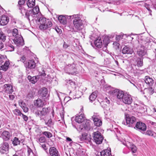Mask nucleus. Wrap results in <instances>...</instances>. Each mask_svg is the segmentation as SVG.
<instances>
[{
  "instance_id": "1",
  "label": "nucleus",
  "mask_w": 156,
  "mask_h": 156,
  "mask_svg": "<svg viewBox=\"0 0 156 156\" xmlns=\"http://www.w3.org/2000/svg\"><path fill=\"white\" fill-rule=\"evenodd\" d=\"M71 19H73V21L74 28L76 31H79L83 29V23L80 16L78 15H74L70 16Z\"/></svg>"
},
{
  "instance_id": "2",
  "label": "nucleus",
  "mask_w": 156,
  "mask_h": 156,
  "mask_svg": "<svg viewBox=\"0 0 156 156\" xmlns=\"http://www.w3.org/2000/svg\"><path fill=\"white\" fill-rule=\"evenodd\" d=\"M38 21L41 24L39 26V28L41 30H45L52 26V22L48 20H46L44 18H40L38 19Z\"/></svg>"
},
{
  "instance_id": "3",
  "label": "nucleus",
  "mask_w": 156,
  "mask_h": 156,
  "mask_svg": "<svg viewBox=\"0 0 156 156\" xmlns=\"http://www.w3.org/2000/svg\"><path fill=\"white\" fill-rule=\"evenodd\" d=\"M39 11V8L38 6H36L32 10L27 11L25 17L29 20H33L36 17Z\"/></svg>"
},
{
  "instance_id": "4",
  "label": "nucleus",
  "mask_w": 156,
  "mask_h": 156,
  "mask_svg": "<svg viewBox=\"0 0 156 156\" xmlns=\"http://www.w3.org/2000/svg\"><path fill=\"white\" fill-rule=\"evenodd\" d=\"M64 70L69 74L73 75L77 73L76 66L74 63L66 65L64 68Z\"/></svg>"
},
{
  "instance_id": "5",
  "label": "nucleus",
  "mask_w": 156,
  "mask_h": 156,
  "mask_svg": "<svg viewBox=\"0 0 156 156\" xmlns=\"http://www.w3.org/2000/svg\"><path fill=\"white\" fill-rule=\"evenodd\" d=\"M136 122L135 118L133 116L126 115V122L123 121L122 123L128 127H133V125L135 124Z\"/></svg>"
},
{
  "instance_id": "6",
  "label": "nucleus",
  "mask_w": 156,
  "mask_h": 156,
  "mask_svg": "<svg viewBox=\"0 0 156 156\" xmlns=\"http://www.w3.org/2000/svg\"><path fill=\"white\" fill-rule=\"evenodd\" d=\"M93 137L94 141L97 144H101L103 140L102 136L99 131L94 132L93 133Z\"/></svg>"
},
{
  "instance_id": "7",
  "label": "nucleus",
  "mask_w": 156,
  "mask_h": 156,
  "mask_svg": "<svg viewBox=\"0 0 156 156\" xmlns=\"http://www.w3.org/2000/svg\"><path fill=\"white\" fill-rule=\"evenodd\" d=\"M110 93L113 96H116L117 98L119 100H122V98L124 97L125 94L122 91L117 89H112L110 91Z\"/></svg>"
},
{
  "instance_id": "8",
  "label": "nucleus",
  "mask_w": 156,
  "mask_h": 156,
  "mask_svg": "<svg viewBox=\"0 0 156 156\" xmlns=\"http://www.w3.org/2000/svg\"><path fill=\"white\" fill-rule=\"evenodd\" d=\"M48 112V108H43L41 111H37L35 112L37 116L39 117L41 119H43L45 116Z\"/></svg>"
},
{
  "instance_id": "9",
  "label": "nucleus",
  "mask_w": 156,
  "mask_h": 156,
  "mask_svg": "<svg viewBox=\"0 0 156 156\" xmlns=\"http://www.w3.org/2000/svg\"><path fill=\"white\" fill-rule=\"evenodd\" d=\"M134 128L140 132L145 131L146 129V124L142 122H137Z\"/></svg>"
},
{
  "instance_id": "10",
  "label": "nucleus",
  "mask_w": 156,
  "mask_h": 156,
  "mask_svg": "<svg viewBox=\"0 0 156 156\" xmlns=\"http://www.w3.org/2000/svg\"><path fill=\"white\" fill-rule=\"evenodd\" d=\"M13 41L14 44L19 47L24 44V40L22 36L14 38Z\"/></svg>"
},
{
  "instance_id": "11",
  "label": "nucleus",
  "mask_w": 156,
  "mask_h": 156,
  "mask_svg": "<svg viewBox=\"0 0 156 156\" xmlns=\"http://www.w3.org/2000/svg\"><path fill=\"white\" fill-rule=\"evenodd\" d=\"M132 101L131 96L127 94H125V95L122 100V101L124 103L127 105H130Z\"/></svg>"
},
{
  "instance_id": "12",
  "label": "nucleus",
  "mask_w": 156,
  "mask_h": 156,
  "mask_svg": "<svg viewBox=\"0 0 156 156\" xmlns=\"http://www.w3.org/2000/svg\"><path fill=\"white\" fill-rule=\"evenodd\" d=\"M25 66L26 68L34 69L36 66V63L33 60L28 61L25 63Z\"/></svg>"
},
{
  "instance_id": "13",
  "label": "nucleus",
  "mask_w": 156,
  "mask_h": 156,
  "mask_svg": "<svg viewBox=\"0 0 156 156\" xmlns=\"http://www.w3.org/2000/svg\"><path fill=\"white\" fill-rule=\"evenodd\" d=\"M92 119L94 124L96 126H99L102 125V122L100 119L99 116L95 115H94L92 116Z\"/></svg>"
},
{
  "instance_id": "14",
  "label": "nucleus",
  "mask_w": 156,
  "mask_h": 156,
  "mask_svg": "<svg viewBox=\"0 0 156 156\" xmlns=\"http://www.w3.org/2000/svg\"><path fill=\"white\" fill-rule=\"evenodd\" d=\"M9 146L8 143H4L0 147V152L2 154H4L8 151Z\"/></svg>"
},
{
  "instance_id": "15",
  "label": "nucleus",
  "mask_w": 156,
  "mask_h": 156,
  "mask_svg": "<svg viewBox=\"0 0 156 156\" xmlns=\"http://www.w3.org/2000/svg\"><path fill=\"white\" fill-rule=\"evenodd\" d=\"M9 21V18L5 15L2 16L0 18V24L5 25L7 24Z\"/></svg>"
},
{
  "instance_id": "16",
  "label": "nucleus",
  "mask_w": 156,
  "mask_h": 156,
  "mask_svg": "<svg viewBox=\"0 0 156 156\" xmlns=\"http://www.w3.org/2000/svg\"><path fill=\"white\" fill-rule=\"evenodd\" d=\"M11 136V134L8 131H4L1 134V137L5 141L8 140Z\"/></svg>"
},
{
  "instance_id": "17",
  "label": "nucleus",
  "mask_w": 156,
  "mask_h": 156,
  "mask_svg": "<svg viewBox=\"0 0 156 156\" xmlns=\"http://www.w3.org/2000/svg\"><path fill=\"white\" fill-rule=\"evenodd\" d=\"M4 90L7 93H12L13 91L12 87L9 84H5L4 86Z\"/></svg>"
},
{
  "instance_id": "18",
  "label": "nucleus",
  "mask_w": 156,
  "mask_h": 156,
  "mask_svg": "<svg viewBox=\"0 0 156 156\" xmlns=\"http://www.w3.org/2000/svg\"><path fill=\"white\" fill-rule=\"evenodd\" d=\"M49 153L50 156H60L58 151L54 147L50 148Z\"/></svg>"
},
{
  "instance_id": "19",
  "label": "nucleus",
  "mask_w": 156,
  "mask_h": 156,
  "mask_svg": "<svg viewBox=\"0 0 156 156\" xmlns=\"http://www.w3.org/2000/svg\"><path fill=\"white\" fill-rule=\"evenodd\" d=\"M144 81L149 86H152L154 83L153 79L149 76H146L144 78Z\"/></svg>"
},
{
  "instance_id": "20",
  "label": "nucleus",
  "mask_w": 156,
  "mask_h": 156,
  "mask_svg": "<svg viewBox=\"0 0 156 156\" xmlns=\"http://www.w3.org/2000/svg\"><path fill=\"white\" fill-rule=\"evenodd\" d=\"M133 52V49L127 46H125L122 50V53L123 54H132Z\"/></svg>"
},
{
  "instance_id": "21",
  "label": "nucleus",
  "mask_w": 156,
  "mask_h": 156,
  "mask_svg": "<svg viewBox=\"0 0 156 156\" xmlns=\"http://www.w3.org/2000/svg\"><path fill=\"white\" fill-rule=\"evenodd\" d=\"M137 53L140 57H143L146 54V52L144 50V47L143 46L140 48L138 49Z\"/></svg>"
},
{
  "instance_id": "22",
  "label": "nucleus",
  "mask_w": 156,
  "mask_h": 156,
  "mask_svg": "<svg viewBox=\"0 0 156 156\" xmlns=\"http://www.w3.org/2000/svg\"><path fill=\"white\" fill-rule=\"evenodd\" d=\"M19 105L22 108L24 112H26L28 111V108L27 106L25 103L22 100H20L19 101Z\"/></svg>"
},
{
  "instance_id": "23",
  "label": "nucleus",
  "mask_w": 156,
  "mask_h": 156,
  "mask_svg": "<svg viewBox=\"0 0 156 156\" xmlns=\"http://www.w3.org/2000/svg\"><path fill=\"white\" fill-rule=\"evenodd\" d=\"M39 77L38 76L32 77L30 76H27V79L33 84H34L38 80Z\"/></svg>"
},
{
  "instance_id": "24",
  "label": "nucleus",
  "mask_w": 156,
  "mask_h": 156,
  "mask_svg": "<svg viewBox=\"0 0 156 156\" xmlns=\"http://www.w3.org/2000/svg\"><path fill=\"white\" fill-rule=\"evenodd\" d=\"M9 65V62L6 61L4 63L3 65L0 64V70L4 71H6L8 69Z\"/></svg>"
},
{
  "instance_id": "25",
  "label": "nucleus",
  "mask_w": 156,
  "mask_h": 156,
  "mask_svg": "<svg viewBox=\"0 0 156 156\" xmlns=\"http://www.w3.org/2000/svg\"><path fill=\"white\" fill-rule=\"evenodd\" d=\"M12 36L14 37V38L22 37L20 33L18 32V30L16 28L12 30Z\"/></svg>"
},
{
  "instance_id": "26",
  "label": "nucleus",
  "mask_w": 156,
  "mask_h": 156,
  "mask_svg": "<svg viewBox=\"0 0 156 156\" xmlns=\"http://www.w3.org/2000/svg\"><path fill=\"white\" fill-rule=\"evenodd\" d=\"M84 117L83 114L76 116L75 119V121L78 123H80L83 122L84 120Z\"/></svg>"
},
{
  "instance_id": "27",
  "label": "nucleus",
  "mask_w": 156,
  "mask_h": 156,
  "mask_svg": "<svg viewBox=\"0 0 156 156\" xmlns=\"http://www.w3.org/2000/svg\"><path fill=\"white\" fill-rule=\"evenodd\" d=\"M58 19L59 22L63 24H65L67 23V18L65 16L63 15L59 16L58 17Z\"/></svg>"
},
{
  "instance_id": "28",
  "label": "nucleus",
  "mask_w": 156,
  "mask_h": 156,
  "mask_svg": "<svg viewBox=\"0 0 156 156\" xmlns=\"http://www.w3.org/2000/svg\"><path fill=\"white\" fill-rule=\"evenodd\" d=\"M34 105L37 107H41L43 106L44 103L40 99H37L34 102Z\"/></svg>"
},
{
  "instance_id": "29",
  "label": "nucleus",
  "mask_w": 156,
  "mask_h": 156,
  "mask_svg": "<svg viewBox=\"0 0 156 156\" xmlns=\"http://www.w3.org/2000/svg\"><path fill=\"white\" fill-rule=\"evenodd\" d=\"M94 44L98 48H101L102 43L101 38L98 37V39L95 40L94 41Z\"/></svg>"
},
{
  "instance_id": "30",
  "label": "nucleus",
  "mask_w": 156,
  "mask_h": 156,
  "mask_svg": "<svg viewBox=\"0 0 156 156\" xmlns=\"http://www.w3.org/2000/svg\"><path fill=\"white\" fill-rule=\"evenodd\" d=\"M128 144H125L126 145L127 147H128L130 148L131 150V151L133 153H135L137 151V148L133 144H130L129 143H128Z\"/></svg>"
},
{
  "instance_id": "31",
  "label": "nucleus",
  "mask_w": 156,
  "mask_h": 156,
  "mask_svg": "<svg viewBox=\"0 0 156 156\" xmlns=\"http://www.w3.org/2000/svg\"><path fill=\"white\" fill-rule=\"evenodd\" d=\"M110 103V100L108 99V98L106 97L104 101L101 102V104L103 108H106L109 104Z\"/></svg>"
},
{
  "instance_id": "32",
  "label": "nucleus",
  "mask_w": 156,
  "mask_h": 156,
  "mask_svg": "<svg viewBox=\"0 0 156 156\" xmlns=\"http://www.w3.org/2000/svg\"><path fill=\"white\" fill-rule=\"evenodd\" d=\"M27 4L29 8H32L35 5V0H28Z\"/></svg>"
},
{
  "instance_id": "33",
  "label": "nucleus",
  "mask_w": 156,
  "mask_h": 156,
  "mask_svg": "<svg viewBox=\"0 0 156 156\" xmlns=\"http://www.w3.org/2000/svg\"><path fill=\"white\" fill-rule=\"evenodd\" d=\"M97 93L95 91L92 93V94L90 96L89 99L91 102L95 100L97 97Z\"/></svg>"
},
{
  "instance_id": "34",
  "label": "nucleus",
  "mask_w": 156,
  "mask_h": 156,
  "mask_svg": "<svg viewBox=\"0 0 156 156\" xmlns=\"http://www.w3.org/2000/svg\"><path fill=\"white\" fill-rule=\"evenodd\" d=\"M73 93L74 95L73 97L74 98H80L82 94L81 92L79 90L74 91Z\"/></svg>"
},
{
  "instance_id": "35",
  "label": "nucleus",
  "mask_w": 156,
  "mask_h": 156,
  "mask_svg": "<svg viewBox=\"0 0 156 156\" xmlns=\"http://www.w3.org/2000/svg\"><path fill=\"white\" fill-rule=\"evenodd\" d=\"M109 42V39L108 38V37H105L103 40V44L105 45V47L103 48L105 50L106 49V47Z\"/></svg>"
},
{
  "instance_id": "36",
  "label": "nucleus",
  "mask_w": 156,
  "mask_h": 156,
  "mask_svg": "<svg viewBox=\"0 0 156 156\" xmlns=\"http://www.w3.org/2000/svg\"><path fill=\"white\" fill-rule=\"evenodd\" d=\"M83 128L87 130H90L91 128V126L89 122H86L83 123Z\"/></svg>"
},
{
  "instance_id": "37",
  "label": "nucleus",
  "mask_w": 156,
  "mask_h": 156,
  "mask_svg": "<svg viewBox=\"0 0 156 156\" xmlns=\"http://www.w3.org/2000/svg\"><path fill=\"white\" fill-rule=\"evenodd\" d=\"M41 95L43 97H45L48 93V90L45 88H43L41 90Z\"/></svg>"
},
{
  "instance_id": "38",
  "label": "nucleus",
  "mask_w": 156,
  "mask_h": 156,
  "mask_svg": "<svg viewBox=\"0 0 156 156\" xmlns=\"http://www.w3.org/2000/svg\"><path fill=\"white\" fill-rule=\"evenodd\" d=\"M108 50H107V49L106 50H105V49H103H103H101L98 51V52L99 54L101 55L103 57L105 56V52H107Z\"/></svg>"
},
{
  "instance_id": "39",
  "label": "nucleus",
  "mask_w": 156,
  "mask_h": 156,
  "mask_svg": "<svg viewBox=\"0 0 156 156\" xmlns=\"http://www.w3.org/2000/svg\"><path fill=\"white\" fill-rule=\"evenodd\" d=\"M6 38V36L5 34L2 31H0V39L3 41H4Z\"/></svg>"
},
{
  "instance_id": "40",
  "label": "nucleus",
  "mask_w": 156,
  "mask_h": 156,
  "mask_svg": "<svg viewBox=\"0 0 156 156\" xmlns=\"http://www.w3.org/2000/svg\"><path fill=\"white\" fill-rule=\"evenodd\" d=\"M42 133L48 138H49L51 137L52 136V134L51 133L47 131L44 132Z\"/></svg>"
},
{
  "instance_id": "41",
  "label": "nucleus",
  "mask_w": 156,
  "mask_h": 156,
  "mask_svg": "<svg viewBox=\"0 0 156 156\" xmlns=\"http://www.w3.org/2000/svg\"><path fill=\"white\" fill-rule=\"evenodd\" d=\"M137 65L139 66H141L143 64V59L140 58H138L136 61Z\"/></svg>"
},
{
  "instance_id": "42",
  "label": "nucleus",
  "mask_w": 156,
  "mask_h": 156,
  "mask_svg": "<svg viewBox=\"0 0 156 156\" xmlns=\"http://www.w3.org/2000/svg\"><path fill=\"white\" fill-rule=\"evenodd\" d=\"M20 143V141L19 140L18 138L15 137L12 141V143L13 145H17L18 144H19Z\"/></svg>"
},
{
  "instance_id": "43",
  "label": "nucleus",
  "mask_w": 156,
  "mask_h": 156,
  "mask_svg": "<svg viewBox=\"0 0 156 156\" xmlns=\"http://www.w3.org/2000/svg\"><path fill=\"white\" fill-rule=\"evenodd\" d=\"M13 112L14 114L16 115H21L22 113L20 110L18 109H15L13 110Z\"/></svg>"
},
{
  "instance_id": "44",
  "label": "nucleus",
  "mask_w": 156,
  "mask_h": 156,
  "mask_svg": "<svg viewBox=\"0 0 156 156\" xmlns=\"http://www.w3.org/2000/svg\"><path fill=\"white\" fill-rule=\"evenodd\" d=\"M7 48L8 50V51H13L14 50V46L11 44H9L8 45Z\"/></svg>"
},
{
  "instance_id": "45",
  "label": "nucleus",
  "mask_w": 156,
  "mask_h": 156,
  "mask_svg": "<svg viewBox=\"0 0 156 156\" xmlns=\"http://www.w3.org/2000/svg\"><path fill=\"white\" fill-rule=\"evenodd\" d=\"M45 124L48 126L50 127L54 124V122L50 119L48 120L47 122H45Z\"/></svg>"
},
{
  "instance_id": "46",
  "label": "nucleus",
  "mask_w": 156,
  "mask_h": 156,
  "mask_svg": "<svg viewBox=\"0 0 156 156\" xmlns=\"http://www.w3.org/2000/svg\"><path fill=\"white\" fill-rule=\"evenodd\" d=\"M154 132L151 130H148L147 131L146 133V135L151 136H154Z\"/></svg>"
},
{
  "instance_id": "47",
  "label": "nucleus",
  "mask_w": 156,
  "mask_h": 156,
  "mask_svg": "<svg viewBox=\"0 0 156 156\" xmlns=\"http://www.w3.org/2000/svg\"><path fill=\"white\" fill-rule=\"evenodd\" d=\"M34 92L30 91L28 93L27 95V97L29 98H33L34 96Z\"/></svg>"
},
{
  "instance_id": "48",
  "label": "nucleus",
  "mask_w": 156,
  "mask_h": 156,
  "mask_svg": "<svg viewBox=\"0 0 156 156\" xmlns=\"http://www.w3.org/2000/svg\"><path fill=\"white\" fill-rule=\"evenodd\" d=\"M148 90L149 91V93L150 95L152 94L154 91V89L152 87L149 88Z\"/></svg>"
},
{
  "instance_id": "49",
  "label": "nucleus",
  "mask_w": 156,
  "mask_h": 156,
  "mask_svg": "<svg viewBox=\"0 0 156 156\" xmlns=\"http://www.w3.org/2000/svg\"><path fill=\"white\" fill-rule=\"evenodd\" d=\"M21 9V12L22 14L23 15H25V16H26V13H27V11H26V10L23 8L22 7L21 9Z\"/></svg>"
},
{
  "instance_id": "50",
  "label": "nucleus",
  "mask_w": 156,
  "mask_h": 156,
  "mask_svg": "<svg viewBox=\"0 0 156 156\" xmlns=\"http://www.w3.org/2000/svg\"><path fill=\"white\" fill-rule=\"evenodd\" d=\"M124 35H118L116 37V40L119 41L121 39H122Z\"/></svg>"
},
{
  "instance_id": "51",
  "label": "nucleus",
  "mask_w": 156,
  "mask_h": 156,
  "mask_svg": "<svg viewBox=\"0 0 156 156\" xmlns=\"http://www.w3.org/2000/svg\"><path fill=\"white\" fill-rule=\"evenodd\" d=\"M45 141L44 137H41L39 139V141L40 143H43Z\"/></svg>"
},
{
  "instance_id": "52",
  "label": "nucleus",
  "mask_w": 156,
  "mask_h": 156,
  "mask_svg": "<svg viewBox=\"0 0 156 156\" xmlns=\"http://www.w3.org/2000/svg\"><path fill=\"white\" fill-rule=\"evenodd\" d=\"M25 2V0H19L18 2V4L19 5H22L24 4Z\"/></svg>"
},
{
  "instance_id": "53",
  "label": "nucleus",
  "mask_w": 156,
  "mask_h": 156,
  "mask_svg": "<svg viewBox=\"0 0 156 156\" xmlns=\"http://www.w3.org/2000/svg\"><path fill=\"white\" fill-rule=\"evenodd\" d=\"M23 118V119L24 120L26 121L28 119V118L27 116L26 115H24V114H22Z\"/></svg>"
},
{
  "instance_id": "54",
  "label": "nucleus",
  "mask_w": 156,
  "mask_h": 156,
  "mask_svg": "<svg viewBox=\"0 0 156 156\" xmlns=\"http://www.w3.org/2000/svg\"><path fill=\"white\" fill-rule=\"evenodd\" d=\"M69 83L70 85L72 87L75 85V83L71 80H69Z\"/></svg>"
},
{
  "instance_id": "55",
  "label": "nucleus",
  "mask_w": 156,
  "mask_h": 156,
  "mask_svg": "<svg viewBox=\"0 0 156 156\" xmlns=\"http://www.w3.org/2000/svg\"><path fill=\"white\" fill-rule=\"evenodd\" d=\"M82 137L81 138V140H83L86 139L87 137L85 134L82 135Z\"/></svg>"
},
{
  "instance_id": "56",
  "label": "nucleus",
  "mask_w": 156,
  "mask_h": 156,
  "mask_svg": "<svg viewBox=\"0 0 156 156\" xmlns=\"http://www.w3.org/2000/svg\"><path fill=\"white\" fill-rule=\"evenodd\" d=\"M26 60V58L24 56H23V57L21 58V59H20V61L23 62H24Z\"/></svg>"
},
{
  "instance_id": "57",
  "label": "nucleus",
  "mask_w": 156,
  "mask_h": 156,
  "mask_svg": "<svg viewBox=\"0 0 156 156\" xmlns=\"http://www.w3.org/2000/svg\"><path fill=\"white\" fill-rule=\"evenodd\" d=\"M27 153L28 155H29L31 153H32V150L30 148H28L27 150Z\"/></svg>"
},
{
  "instance_id": "58",
  "label": "nucleus",
  "mask_w": 156,
  "mask_h": 156,
  "mask_svg": "<svg viewBox=\"0 0 156 156\" xmlns=\"http://www.w3.org/2000/svg\"><path fill=\"white\" fill-rule=\"evenodd\" d=\"M9 97L10 99L11 100H13L15 98L14 96L13 95H9Z\"/></svg>"
},
{
  "instance_id": "59",
  "label": "nucleus",
  "mask_w": 156,
  "mask_h": 156,
  "mask_svg": "<svg viewBox=\"0 0 156 156\" xmlns=\"http://www.w3.org/2000/svg\"><path fill=\"white\" fill-rule=\"evenodd\" d=\"M4 47V45L3 43L0 41V50L2 49Z\"/></svg>"
},
{
  "instance_id": "60",
  "label": "nucleus",
  "mask_w": 156,
  "mask_h": 156,
  "mask_svg": "<svg viewBox=\"0 0 156 156\" xmlns=\"http://www.w3.org/2000/svg\"><path fill=\"white\" fill-rule=\"evenodd\" d=\"M68 45L66 43H64L63 44V47H64V48H68Z\"/></svg>"
},
{
  "instance_id": "61",
  "label": "nucleus",
  "mask_w": 156,
  "mask_h": 156,
  "mask_svg": "<svg viewBox=\"0 0 156 156\" xmlns=\"http://www.w3.org/2000/svg\"><path fill=\"white\" fill-rule=\"evenodd\" d=\"M43 73H41L40 74V75L41 76H45V75H46V74L45 73V72L43 70Z\"/></svg>"
},
{
  "instance_id": "62",
  "label": "nucleus",
  "mask_w": 156,
  "mask_h": 156,
  "mask_svg": "<svg viewBox=\"0 0 156 156\" xmlns=\"http://www.w3.org/2000/svg\"><path fill=\"white\" fill-rule=\"evenodd\" d=\"M113 44V45H116L117 46V47L118 48L119 45V43H117L116 42H114Z\"/></svg>"
},
{
  "instance_id": "63",
  "label": "nucleus",
  "mask_w": 156,
  "mask_h": 156,
  "mask_svg": "<svg viewBox=\"0 0 156 156\" xmlns=\"http://www.w3.org/2000/svg\"><path fill=\"white\" fill-rule=\"evenodd\" d=\"M42 147L44 148L45 150H46V145L44 144H43L42 145Z\"/></svg>"
},
{
  "instance_id": "64",
  "label": "nucleus",
  "mask_w": 156,
  "mask_h": 156,
  "mask_svg": "<svg viewBox=\"0 0 156 156\" xmlns=\"http://www.w3.org/2000/svg\"><path fill=\"white\" fill-rule=\"evenodd\" d=\"M66 140L67 141H69V142L71 141L72 140V139L71 138H70L68 137H67L66 138Z\"/></svg>"
}]
</instances>
